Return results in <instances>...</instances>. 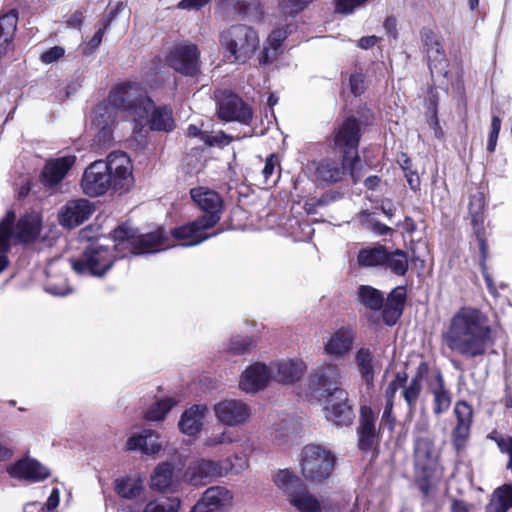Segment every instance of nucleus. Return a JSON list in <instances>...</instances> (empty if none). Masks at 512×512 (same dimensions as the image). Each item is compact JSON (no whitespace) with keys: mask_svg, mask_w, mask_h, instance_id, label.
Returning a JSON list of instances; mask_svg holds the SVG:
<instances>
[{"mask_svg":"<svg viewBox=\"0 0 512 512\" xmlns=\"http://www.w3.org/2000/svg\"><path fill=\"white\" fill-rule=\"evenodd\" d=\"M118 113L133 123V132L144 129L171 131L174 128L172 110L166 106L156 108L146 90L138 82H122L109 93L93 112L92 123L98 132L94 142L105 147L112 140V128Z\"/></svg>","mask_w":512,"mask_h":512,"instance_id":"f257e3e1","label":"nucleus"},{"mask_svg":"<svg viewBox=\"0 0 512 512\" xmlns=\"http://www.w3.org/2000/svg\"><path fill=\"white\" fill-rule=\"evenodd\" d=\"M113 240V249L104 245H90L79 259L71 260L72 269L80 275L101 277L111 269L117 257L155 253L175 245L162 228L139 234L128 224L114 230Z\"/></svg>","mask_w":512,"mask_h":512,"instance_id":"f03ea898","label":"nucleus"},{"mask_svg":"<svg viewBox=\"0 0 512 512\" xmlns=\"http://www.w3.org/2000/svg\"><path fill=\"white\" fill-rule=\"evenodd\" d=\"M443 339L450 350L468 358L484 355L494 342L488 316L470 306L452 315Z\"/></svg>","mask_w":512,"mask_h":512,"instance_id":"7ed1b4c3","label":"nucleus"},{"mask_svg":"<svg viewBox=\"0 0 512 512\" xmlns=\"http://www.w3.org/2000/svg\"><path fill=\"white\" fill-rule=\"evenodd\" d=\"M360 140L359 125L353 118L346 119L336 130L334 135V144L343 150V163L340 167L332 159H323L321 161H313L310 169L314 170V177L317 182L330 184L340 181L345 174L346 169L350 170V174L357 182L361 175L356 169L359 164L357 147Z\"/></svg>","mask_w":512,"mask_h":512,"instance_id":"20e7f679","label":"nucleus"},{"mask_svg":"<svg viewBox=\"0 0 512 512\" xmlns=\"http://www.w3.org/2000/svg\"><path fill=\"white\" fill-rule=\"evenodd\" d=\"M14 219L15 214L8 212L0 222V273L9 264L7 254L11 244L35 240L39 236L42 228V219L37 212L22 216L15 227H13Z\"/></svg>","mask_w":512,"mask_h":512,"instance_id":"39448f33","label":"nucleus"},{"mask_svg":"<svg viewBox=\"0 0 512 512\" xmlns=\"http://www.w3.org/2000/svg\"><path fill=\"white\" fill-rule=\"evenodd\" d=\"M259 36L250 26L234 25L222 31L219 44L229 63H246L259 47Z\"/></svg>","mask_w":512,"mask_h":512,"instance_id":"423d86ee","label":"nucleus"},{"mask_svg":"<svg viewBox=\"0 0 512 512\" xmlns=\"http://www.w3.org/2000/svg\"><path fill=\"white\" fill-rule=\"evenodd\" d=\"M342 376L338 365L326 362L313 369L308 377L306 398L310 402H319L338 394L341 389Z\"/></svg>","mask_w":512,"mask_h":512,"instance_id":"0eeeda50","label":"nucleus"},{"mask_svg":"<svg viewBox=\"0 0 512 512\" xmlns=\"http://www.w3.org/2000/svg\"><path fill=\"white\" fill-rule=\"evenodd\" d=\"M335 465L334 455L320 445H306L300 454L299 466L302 476L308 481L328 478Z\"/></svg>","mask_w":512,"mask_h":512,"instance_id":"6e6552de","label":"nucleus"},{"mask_svg":"<svg viewBox=\"0 0 512 512\" xmlns=\"http://www.w3.org/2000/svg\"><path fill=\"white\" fill-rule=\"evenodd\" d=\"M414 461L417 474L426 481L440 477L439 455L429 437H418L415 441Z\"/></svg>","mask_w":512,"mask_h":512,"instance_id":"1a4fd4ad","label":"nucleus"},{"mask_svg":"<svg viewBox=\"0 0 512 512\" xmlns=\"http://www.w3.org/2000/svg\"><path fill=\"white\" fill-rule=\"evenodd\" d=\"M216 420L227 427H239L245 425L252 416V408L244 400L225 398L213 406Z\"/></svg>","mask_w":512,"mask_h":512,"instance_id":"9d476101","label":"nucleus"},{"mask_svg":"<svg viewBox=\"0 0 512 512\" xmlns=\"http://www.w3.org/2000/svg\"><path fill=\"white\" fill-rule=\"evenodd\" d=\"M114 191H128L133 183L132 164L123 152L110 153L105 161Z\"/></svg>","mask_w":512,"mask_h":512,"instance_id":"9b49d317","label":"nucleus"},{"mask_svg":"<svg viewBox=\"0 0 512 512\" xmlns=\"http://www.w3.org/2000/svg\"><path fill=\"white\" fill-rule=\"evenodd\" d=\"M110 180L105 161L97 160L85 169L81 179V188L83 193L90 197L101 196L112 189Z\"/></svg>","mask_w":512,"mask_h":512,"instance_id":"f8f14e48","label":"nucleus"},{"mask_svg":"<svg viewBox=\"0 0 512 512\" xmlns=\"http://www.w3.org/2000/svg\"><path fill=\"white\" fill-rule=\"evenodd\" d=\"M190 194L193 201L205 213L200 219L206 222V227H214L220 220L223 207L220 195L207 187L193 188Z\"/></svg>","mask_w":512,"mask_h":512,"instance_id":"ddd939ff","label":"nucleus"},{"mask_svg":"<svg viewBox=\"0 0 512 512\" xmlns=\"http://www.w3.org/2000/svg\"><path fill=\"white\" fill-rule=\"evenodd\" d=\"M234 467H223L220 462L201 459L191 464L184 474V479L191 485L202 486L215 478L222 477Z\"/></svg>","mask_w":512,"mask_h":512,"instance_id":"4468645a","label":"nucleus"},{"mask_svg":"<svg viewBox=\"0 0 512 512\" xmlns=\"http://www.w3.org/2000/svg\"><path fill=\"white\" fill-rule=\"evenodd\" d=\"M354 340V330L341 326L323 339V352L334 360L344 359L352 351Z\"/></svg>","mask_w":512,"mask_h":512,"instance_id":"2eb2a0df","label":"nucleus"},{"mask_svg":"<svg viewBox=\"0 0 512 512\" xmlns=\"http://www.w3.org/2000/svg\"><path fill=\"white\" fill-rule=\"evenodd\" d=\"M325 419L336 426H348L355 418L348 393L338 391V394L327 399L323 408Z\"/></svg>","mask_w":512,"mask_h":512,"instance_id":"dca6fc26","label":"nucleus"},{"mask_svg":"<svg viewBox=\"0 0 512 512\" xmlns=\"http://www.w3.org/2000/svg\"><path fill=\"white\" fill-rule=\"evenodd\" d=\"M168 64L177 72L193 75L199 68V50L192 43L175 45L168 58Z\"/></svg>","mask_w":512,"mask_h":512,"instance_id":"f3484780","label":"nucleus"},{"mask_svg":"<svg viewBox=\"0 0 512 512\" xmlns=\"http://www.w3.org/2000/svg\"><path fill=\"white\" fill-rule=\"evenodd\" d=\"M218 115L225 121L248 123L252 118L250 108L236 95L223 91L216 94Z\"/></svg>","mask_w":512,"mask_h":512,"instance_id":"a211bd4d","label":"nucleus"},{"mask_svg":"<svg viewBox=\"0 0 512 512\" xmlns=\"http://www.w3.org/2000/svg\"><path fill=\"white\" fill-rule=\"evenodd\" d=\"M93 204L87 199H74L63 205L58 212V220L65 228H75L88 220L94 213Z\"/></svg>","mask_w":512,"mask_h":512,"instance_id":"6ab92c4d","label":"nucleus"},{"mask_svg":"<svg viewBox=\"0 0 512 512\" xmlns=\"http://www.w3.org/2000/svg\"><path fill=\"white\" fill-rule=\"evenodd\" d=\"M272 380L271 369L264 363L255 362L241 374L239 389L246 394H255L264 390Z\"/></svg>","mask_w":512,"mask_h":512,"instance_id":"aec40b11","label":"nucleus"},{"mask_svg":"<svg viewBox=\"0 0 512 512\" xmlns=\"http://www.w3.org/2000/svg\"><path fill=\"white\" fill-rule=\"evenodd\" d=\"M233 496L225 487L208 488L202 498L192 507L191 512H223L232 506Z\"/></svg>","mask_w":512,"mask_h":512,"instance_id":"412c9836","label":"nucleus"},{"mask_svg":"<svg viewBox=\"0 0 512 512\" xmlns=\"http://www.w3.org/2000/svg\"><path fill=\"white\" fill-rule=\"evenodd\" d=\"M272 380L281 384H292L299 381L307 371L302 359L288 358L272 362L269 365Z\"/></svg>","mask_w":512,"mask_h":512,"instance_id":"4be33fe9","label":"nucleus"},{"mask_svg":"<svg viewBox=\"0 0 512 512\" xmlns=\"http://www.w3.org/2000/svg\"><path fill=\"white\" fill-rule=\"evenodd\" d=\"M210 228L206 227V222L199 218L172 229L170 233L171 238L178 242L179 245L190 247L196 246L211 237V234L207 233V230Z\"/></svg>","mask_w":512,"mask_h":512,"instance_id":"5701e85b","label":"nucleus"},{"mask_svg":"<svg viewBox=\"0 0 512 512\" xmlns=\"http://www.w3.org/2000/svg\"><path fill=\"white\" fill-rule=\"evenodd\" d=\"M9 475L29 482L42 481L50 476L49 470L37 460L26 457L20 459L7 469Z\"/></svg>","mask_w":512,"mask_h":512,"instance_id":"b1692460","label":"nucleus"},{"mask_svg":"<svg viewBox=\"0 0 512 512\" xmlns=\"http://www.w3.org/2000/svg\"><path fill=\"white\" fill-rule=\"evenodd\" d=\"M376 419L377 415L374 413L371 407H361L360 426L358 428V445L361 450H371L378 442Z\"/></svg>","mask_w":512,"mask_h":512,"instance_id":"393cba45","label":"nucleus"},{"mask_svg":"<svg viewBox=\"0 0 512 512\" xmlns=\"http://www.w3.org/2000/svg\"><path fill=\"white\" fill-rule=\"evenodd\" d=\"M484 207L485 197L482 192H477L471 196L469 203V213L475 235L479 241V247L483 262L486 259L487 243L484 237Z\"/></svg>","mask_w":512,"mask_h":512,"instance_id":"a878e982","label":"nucleus"},{"mask_svg":"<svg viewBox=\"0 0 512 512\" xmlns=\"http://www.w3.org/2000/svg\"><path fill=\"white\" fill-rule=\"evenodd\" d=\"M454 413L457 417V425L453 431V444L460 451L466 446L469 437L472 409L466 402L459 401L455 404Z\"/></svg>","mask_w":512,"mask_h":512,"instance_id":"bb28decb","label":"nucleus"},{"mask_svg":"<svg viewBox=\"0 0 512 512\" xmlns=\"http://www.w3.org/2000/svg\"><path fill=\"white\" fill-rule=\"evenodd\" d=\"M76 157L66 155L47 161L42 172V181L45 185L53 187L60 183L74 166Z\"/></svg>","mask_w":512,"mask_h":512,"instance_id":"cd10ccee","label":"nucleus"},{"mask_svg":"<svg viewBox=\"0 0 512 512\" xmlns=\"http://www.w3.org/2000/svg\"><path fill=\"white\" fill-rule=\"evenodd\" d=\"M207 413L208 408L206 405H192L182 413L178 422L179 430L185 435L196 436L203 428Z\"/></svg>","mask_w":512,"mask_h":512,"instance_id":"c85d7f7f","label":"nucleus"},{"mask_svg":"<svg viewBox=\"0 0 512 512\" xmlns=\"http://www.w3.org/2000/svg\"><path fill=\"white\" fill-rule=\"evenodd\" d=\"M174 467L171 463L163 462L155 467L150 476V488L160 493H173L179 487V481L174 478Z\"/></svg>","mask_w":512,"mask_h":512,"instance_id":"c756f323","label":"nucleus"},{"mask_svg":"<svg viewBox=\"0 0 512 512\" xmlns=\"http://www.w3.org/2000/svg\"><path fill=\"white\" fill-rule=\"evenodd\" d=\"M159 438L160 436L157 432L145 429L140 433L131 435L127 440L126 446L128 450H139L144 454L154 455L162 449Z\"/></svg>","mask_w":512,"mask_h":512,"instance_id":"7c9ffc66","label":"nucleus"},{"mask_svg":"<svg viewBox=\"0 0 512 512\" xmlns=\"http://www.w3.org/2000/svg\"><path fill=\"white\" fill-rule=\"evenodd\" d=\"M288 502L299 512H332L330 503L320 501L314 494L305 489L290 493Z\"/></svg>","mask_w":512,"mask_h":512,"instance_id":"2f4dec72","label":"nucleus"},{"mask_svg":"<svg viewBox=\"0 0 512 512\" xmlns=\"http://www.w3.org/2000/svg\"><path fill=\"white\" fill-rule=\"evenodd\" d=\"M114 489L119 497L135 500L145 492L144 479L139 474L123 475L114 480Z\"/></svg>","mask_w":512,"mask_h":512,"instance_id":"473e14b6","label":"nucleus"},{"mask_svg":"<svg viewBox=\"0 0 512 512\" xmlns=\"http://www.w3.org/2000/svg\"><path fill=\"white\" fill-rule=\"evenodd\" d=\"M270 439L278 447H287L298 440L296 425L288 420L281 419L270 426Z\"/></svg>","mask_w":512,"mask_h":512,"instance_id":"72a5a7b5","label":"nucleus"},{"mask_svg":"<svg viewBox=\"0 0 512 512\" xmlns=\"http://www.w3.org/2000/svg\"><path fill=\"white\" fill-rule=\"evenodd\" d=\"M430 391L433 395V412L440 415L446 412L451 405V396L444 386V380L440 373H437L434 382L430 385Z\"/></svg>","mask_w":512,"mask_h":512,"instance_id":"f704fd0d","label":"nucleus"},{"mask_svg":"<svg viewBox=\"0 0 512 512\" xmlns=\"http://www.w3.org/2000/svg\"><path fill=\"white\" fill-rule=\"evenodd\" d=\"M426 371V367L424 364L420 365L417 369L416 375L411 379V381L403 386L402 396L409 407V412L412 413L416 408L417 400L422 391V379L424 372Z\"/></svg>","mask_w":512,"mask_h":512,"instance_id":"c9c22d12","label":"nucleus"},{"mask_svg":"<svg viewBox=\"0 0 512 512\" xmlns=\"http://www.w3.org/2000/svg\"><path fill=\"white\" fill-rule=\"evenodd\" d=\"M18 15L10 11L0 17V55L5 54L14 38Z\"/></svg>","mask_w":512,"mask_h":512,"instance_id":"e433bc0d","label":"nucleus"},{"mask_svg":"<svg viewBox=\"0 0 512 512\" xmlns=\"http://www.w3.org/2000/svg\"><path fill=\"white\" fill-rule=\"evenodd\" d=\"M355 360L361 377L368 385L371 384L374 380L377 365L370 349L360 348L356 353Z\"/></svg>","mask_w":512,"mask_h":512,"instance_id":"4c0bfd02","label":"nucleus"},{"mask_svg":"<svg viewBox=\"0 0 512 512\" xmlns=\"http://www.w3.org/2000/svg\"><path fill=\"white\" fill-rule=\"evenodd\" d=\"M386 248L382 245L362 248L357 256V263L361 267L383 266L386 259Z\"/></svg>","mask_w":512,"mask_h":512,"instance_id":"58836bf2","label":"nucleus"},{"mask_svg":"<svg viewBox=\"0 0 512 512\" xmlns=\"http://www.w3.org/2000/svg\"><path fill=\"white\" fill-rule=\"evenodd\" d=\"M272 480L282 490L289 500L290 493H296V489L302 486L300 478L290 469H281L274 473Z\"/></svg>","mask_w":512,"mask_h":512,"instance_id":"ea45409f","label":"nucleus"},{"mask_svg":"<svg viewBox=\"0 0 512 512\" xmlns=\"http://www.w3.org/2000/svg\"><path fill=\"white\" fill-rule=\"evenodd\" d=\"M509 508H512V486L504 485L493 493L486 512H507Z\"/></svg>","mask_w":512,"mask_h":512,"instance_id":"a19ab883","label":"nucleus"},{"mask_svg":"<svg viewBox=\"0 0 512 512\" xmlns=\"http://www.w3.org/2000/svg\"><path fill=\"white\" fill-rule=\"evenodd\" d=\"M408 255L403 250H394L389 252L386 250V259L384 265L387 269L398 276H403L408 270Z\"/></svg>","mask_w":512,"mask_h":512,"instance_id":"79ce46f5","label":"nucleus"},{"mask_svg":"<svg viewBox=\"0 0 512 512\" xmlns=\"http://www.w3.org/2000/svg\"><path fill=\"white\" fill-rule=\"evenodd\" d=\"M358 297L360 302L370 310H379L383 307V294L372 286H360L358 290Z\"/></svg>","mask_w":512,"mask_h":512,"instance_id":"37998d69","label":"nucleus"},{"mask_svg":"<svg viewBox=\"0 0 512 512\" xmlns=\"http://www.w3.org/2000/svg\"><path fill=\"white\" fill-rule=\"evenodd\" d=\"M180 504L177 497L156 498L148 501L142 512H178Z\"/></svg>","mask_w":512,"mask_h":512,"instance_id":"c03bdc74","label":"nucleus"},{"mask_svg":"<svg viewBox=\"0 0 512 512\" xmlns=\"http://www.w3.org/2000/svg\"><path fill=\"white\" fill-rule=\"evenodd\" d=\"M177 401L172 398H166L153 404L145 414L149 421H161L166 414L176 405Z\"/></svg>","mask_w":512,"mask_h":512,"instance_id":"a18cd8bd","label":"nucleus"},{"mask_svg":"<svg viewBox=\"0 0 512 512\" xmlns=\"http://www.w3.org/2000/svg\"><path fill=\"white\" fill-rule=\"evenodd\" d=\"M59 501V490L57 488H54L51 491L45 506L39 502L28 503L24 507V512H54V510L59 505Z\"/></svg>","mask_w":512,"mask_h":512,"instance_id":"49530a36","label":"nucleus"},{"mask_svg":"<svg viewBox=\"0 0 512 512\" xmlns=\"http://www.w3.org/2000/svg\"><path fill=\"white\" fill-rule=\"evenodd\" d=\"M236 6L241 13L252 20H261L263 17V9L258 0H250L247 5L245 1H238Z\"/></svg>","mask_w":512,"mask_h":512,"instance_id":"de8ad7c7","label":"nucleus"},{"mask_svg":"<svg viewBox=\"0 0 512 512\" xmlns=\"http://www.w3.org/2000/svg\"><path fill=\"white\" fill-rule=\"evenodd\" d=\"M255 346L254 340L250 337H234L228 344V351L234 355H241L250 351Z\"/></svg>","mask_w":512,"mask_h":512,"instance_id":"09e8293b","label":"nucleus"},{"mask_svg":"<svg viewBox=\"0 0 512 512\" xmlns=\"http://www.w3.org/2000/svg\"><path fill=\"white\" fill-rule=\"evenodd\" d=\"M407 381V374L405 372H398L395 379L389 383L385 390V405H394V398L399 388Z\"/></svg>","mask_w":512,"mask_h":512,"instance_id":"8fccbe9b","label":"nucleus"},{"mask_svg":"<svg viewBox=\"0 0 512 512\" xmlns=\"http://www.w3.org/2000/svg\"><path fill=\"white\" fill-rule=\"evenodd\" d=\"M233 442L234 439L231 432L223 429L220 432L212 433L211 435L207 436L203 441V445L212 448L219 445L231 444Z\"/></svg>","mask_w":512,"mask_h":512,"instance_id":"3c124183","label":"nucleus"},{"mask_svg":"<svg viewBox=\"0 0 512 512\" xmlns=\"http://www.w3.org/2000/svg\"><path fill=\"white\" fill-rule=\"evenodd\" d=\"M281 53L278 49H273L271 45H268L266 42L265 46L263 47L262 51L260 52L258 56V62L262 66H267L269 64H272L278 57V55Z\"/></svg>","mask_w":512,"mask_h":512,"instance_id":"603ef678","label":"nucleus"},{"mask_svg":"<svg viewBox=\"0 0 512 512\" xmlns=\"http://www.w3.org/2000/svg\"><path fill=\"white\" fill-rule=\"evenodd\" d=\"M312 0H282L281 9L286 13H297L303 10Z\"/></svg>","mask_w":512,"mask_h":512,"instance_id":"864d4df0","label":"nucleus"},{"mask_svg":"<svg viewBox=\"0 0 512 512\" xmlns=\"http://www.w3.org/2000/svg\"><path fill=\"white\" fill-rule=\"evenodd\" d=\"M367 0H336V11L342 14H350Z\"/></svg>","mask_w":512,"mask_h":512,"instance_id":"5fc2aeb1","label":"nucleus"},{"mask_svg":"<svg viewBox=\"0 0 512 512\" xmlns=\"http://www.w3.org/2000/svg\"><path fill=\"white\" fill-rule=\"evenodd\" d=\"M203 141L209 146H226L230 143L231 139L223 132L215 134H203Z\"/></svg>","mask_w":512,"mask_h":512,"instance_id":"6e6d98bb","label":"nucleus"},{"mask_svg":"<svg viewBox=\"0 0 512 512\" xmlns=\"http://www.w3.org/2000/svg\"><path fill=\"white\" fill-rule=\"evenodd\" d=\"M401 314L402 309L394 307L393 305H390L388 303L384 305L383 320L387 325H394Z\"/></svg>","mask_w":512,"mask_h":512,"instance_id":"4d7b16f0","label":"nucleus"},{"mask_svg":"<svg viewBox=\"0 0 512 512\" xmlns=\"http://www.w3.org/2000/svg\"><path fill=\"white\" fill-rule=\"evenodd\" d=\"M286 37L287 33L284 29H276L268 36L266 42L268 45H271L274 50L278 49L282 52V44Z\"/></svg>","mask_w":512,"mask_h":512,"instance_id":"13d9d810","label":"nucleus"},{"mask_svg":"<svg viewBox=\"0 0 512 512\" xmlns=\"http://www.w3.org/2000/svg\"><path fill=\"white\" fill-rule=\"evenodd\" d=\"M351 92L354 95H361L364 92V76L361 73H354L349 78Z\"/></svg>","mask_w":512,"mask_h":512,"instance_id":"bf43d9fd","label":"nucleus"},{"mask_svg":"<svg viewBox=\"0 0 512 512\" xmlns=\"http://www.w3.org/2000/svg\"><path fill=\"white\" fill-rule=\"evenodd\" d=\"M404 301H405V290L403 287H397L390 293L386 303L393 305L394 307L402 309Z\"/></svg>","mask_w":512,"mask_h":512,"instance_id":"052dcab7","label":"nucleus"},{"mask_svg":"<svg viewBox=\"0 0 512 512\" xmlns=\"http://www.w3.org/2000/svg\"><path fill=\"white\" fill-rule=\"evenodd\" d=\"M64 49L60 46H54L49 50L45 51L41 55V61L46 64L53 63L60 59L64 55Z\"/></svg>","mask_w":512,"mask_h":512,"instance_id":"680f3d73","label":"nucleus"},{"mask_svg":"<svg viewBox=\"0 0 512 512\" xmlns=\"http://www.w3.org/2000/svg\"><path fill=\"white\" fill-rule=\"evenodd\" d=\"M277 166L278 158L275 155L272 154L269 157H267L264 168L262 170L265 183L269 182L270 178L275 173Z\"/></svg>","mask_w":512,"mask_h":512,"instance_id":"e2e57ef3","label":"nucleus"},{"mask_svg":"<svg viewBox=\"0 0 512 512\" xmlns=\"http://www.w3.org/2000/svg\"><path fill=\"white\" fill-rule=\"evenodd\" d=\"M497 444L500 451L509 456L507 467L512 471V438L500 437L499 439H497Z\"/></svg>","mask_w":512,"mask_h":512,"instance_id":"0e129e2a","label":"nucleus"},{"mask_svg":"<svg viewBox=\"0 0 512 512\" xmlns=\"http://www.w3.org/2000/svg\"><path fill=\"white\" fill-rule=\"evenodd\" d=\"M404 176L408 182V185L413 191H417L420 188V177L418 173L411 168L403 171Z\"/></svg>","mask_w":512,"mask_h":512,"instance_id":"69168bd1","label":"nucleus"},{"mask_svg":"<svg viewBox=\"0 0 512 512\" xmlns=\"http://www.w3.org/2000/svg\"><path fill=\"white\" fill-rule=\"evenodd\" d=\"M393 406L394 405H385L384 411L381 418V424L387 426L390 430L394 427L395 418L393 416Z\"/></svg>","mask_w":512,"mask_h":512,"instance_id":"338daca9","label":"nucleus"},{"mask_svg":"<svg viewBox=\"0 0 512 512\" xmlns=\"http://www.w3.org/2000/svg\"><path fill=\"white\" fill-rule=\"evenodd\" d=\"M427 54L430 61H442L444 59L443 50L438 43H434L427 48Z\"/></svg>","mask_w":512,"mask_h":512,"instance_id":"774afa93","label":"nucleus"}]
</instances>
